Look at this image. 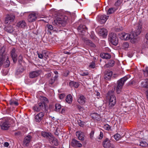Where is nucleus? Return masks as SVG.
Masks as SVG:
<instances>
[{
    "label": "nucleus",
    "instance_id": "obj_34",
    "mask_svg": "<svg viewBox=\"0 0 148 148\" xmlns=\"http://www.w3.org/2000/svg\"><path fill=\"white\" fill-rule=\"evenodd\" d=\"M55 106V110L56 111H59L60 110L61 108V105L58 103H56Z\"/></svg>",
    "mask_w": 148,
    "mask_h": 148
},
{
    "label": "nucleus",
    "instance_id": "obj_28",
    "mask_svg": "<svg viewBox=\"0 0 148 148\" xmlns=\"http://www.w3.org/2000/svg\"><path fill=\"white\" fill-rule=\"evenodd\" d=\"M69 85L71 87L73 86L75 88H77L79 87V84L78 82L71 81L69 82Z\"/></svg>",
    "mask_w": 148,
    "mask_h": 148
},
{
    "label": "nucleus",
    "instance_id": "obj_33",
    "mask_svg": "<svg viewBox=\"0 0 148 148\" xmlns=\"http://www.w3.org/2000/svg\"><path fill=\"white\" fill-rule=\"evenodd\" d=\"M117 10V9L114 8H111L109 9L107 13L108 14H110L113 13Z\"/></svg>",
    "mask_w": 148,
    "mask_h": 148
},
{
    "label": "nucleus",
    "instance_id": "obj_11",
    "mask_svg": "<svg viewBox=\"0 0 148 148\" xmlns=\"http://www.w3.org/2000/svg\"><path fill=\"white\" fill-rule=\"evenodd\" d=\"M42 136L46 138H49V139H51L52 142L53 143L54 141V137L50 133H48L45 132H42L41 133Z\"/></svg>",
    "mask_w": 148,
    "mask_h": 148
},
{
    "label": "nucleus",
    "instance_id": "obj_50",
    "mask_svg": "<svg viewBox=\"0 0 148 148\" xmlns=\"http://www.w3.org/2000/svg\"><path fill=\"white\" fill-rule=\"evenodd\" d=\"M90 36L91 38L92 39L95 38V35L93 32H92V31L91 32L90 35Z\"/></svg>",
    "mask_w": 148,
    "mask_h": 148
},
{
    "label": "nucleus",
    "instance_id": "obj_46",
    "mask_svg": "<svg viewBox=\"0 0 148 148\" xmlns=\"http://www.w3.org/2000/svg\"><path fill=\"white\" fill-rule=\"evenodd\" d=\"M55 79L54 78L53 79L51 78L50 80L49 81V85L50 86H51V85H52L55 82Z\"/></svg>",
    "mask_w": 148,
    "mask_h": 148
},
{
    "label": "nucleus",
    "instance_id": "obj_13",
    "mask_svg": "<svg viewBox=\"0 0 148 148\" xmlns=\"http://www.w3.org/2000/svg\"><path fill=\"white\" fill-rule=\"evenodd\" d=\"M32 139V137L31 135H29L26 136L23 141V145L26 147L29 146Z\"/></svg>",
    "mask_w": 148,
    "mask_h": 148
},
{
    "label": "nucleus",
    "instance_id": "obj_9",
    "mask_svg": "<svg viewBox=\"0 0 148 148\" xmlns=\"http://www.w3.org/2000/svg\"><path fill=\"white\" fill-rule=\"evenodd\" d=\"M120 36L121 38L124 40H128L134 38V34H131L124 32L121 34Z\"/></svg>",
    "mask_w": 148,
    "mask_h": 148
},
{
    "label": "nucleus",
    "instance_id": "obj_10",
    "mask_svg": "<svg viewBox=\"0 0 148 148\" xmlns=\"http://www.w3.org/2000/svg\"><path fill=\"white\" fill-rule=\"evenodd\" d=\"M5 49L2 48L0 50V67L3 64L5 58Z\"/></svg>",
    "mask_w": 148,
    "mask_h": 148
},
{
    "label": "nucleus",
    "instance_id": "obj_47",
    "mask_svg": "<svg viewBox=\"0 0 148 148\" xmlns=\"http://www.w3.org/2000/svg\"><path fill=\"white\" fill-rule=\"evenodd\" d=\"M69 71L68 70L65 71L63 74V75L64 76L67 77L69 74Z\"/></svg>",
    "mask_w": 148,
    "mask_h": 148
},
{
    "label": "nucleus",
    "instance_id": "obj_35",
    "mask_svg": "<svg viewBox=\"0 0 148 148\" xmlns=\"http://www.w3.org/2000/svg\"><path fill=\"white\" fill-rule=\"evenodd\" d=\"M113 136L114 139L116 140H118L121 138L120 135L118 133L114 134Z\"/></svg>",
    "mask_w": 148,
    "mask_h": 148
},
{
    "label": "nucleus",
    "instance_id": "obj_57",
    "mask_svg": "<svg viewBox=\"0 0 148 148\" xmlns=\"http://www.w3.org/2000/svg\"><path fill=\"white\" fill-rule=\"evenodd\" d=\"M38 57L40 59H42L43 58V55L41 53H38Z\"/></svg>",
    "mask_w": 148,
    "mask_h": 148
},
{
    "label": "nucleus",
    "instance_id": "obj_19",
    "mask_svg": "<svg viewBox=\"0 0 148 148\" xmlns=\"http://www.w3.org/2000/svg\"><path fill=\"white\" fill-rule=\"evenodd\" d=\"M110 141L108 138L105 139L102 142V145L104 148H108L110 146Z\"/></svg>",
    "mask_w": 148,
    "mask_h": 148
},
{
    "label": "nucleus",
    "instance_id": "obj_42",
    "mask_svg": "<svg viewBox=\"0 0 148 148\" xmlns=\"http://www.w3.org/2000/svg\"><path fill=\"white\" fill-rule=\"evenodd\" d=\"M104 129L106 130H111V127L108 124L105 125L103 126Z\"/></svg>",
    "mask_w": 148,
    "mask_h": 148
},
{
    "label": "nucleus",
    "instance_id": "obj_37",
    "mask_svg": "<svg viewBox=\"0 0 148 148\" xmlns=\"http://www.w3.org/2000/svg\"><path fill=\"white\" fill-rule=\"evenodd\" d=\"M140 145L142 147H145L147 146L148 144L145 141H142L140 142Z\"/></svg>",
    "mask_w": 148,
    "mask_h": 148
},
{
    "label": "nucleus",
    "instance_id": "obj_38",
    "mask_svg": "<svg viewBox=\"0 0 148 148\" xmlns=\"http://www.w3.org/2000/svg\"><path fill=\"white\" fill-rule=\"evenodd\" d=\"M122 47L124 49L128 48L129 46V43L127 42H125L122 44Z\"/></svg>",
    "mask_w": 148,
    "mask_h": 148
},
{
    "label": "nucleus",
    "instance_id": "obj_36",
    "mask_svg": "<svg viewBox=\"0 0 148 148\" xmlns=\"http://www.w3.org/2000/svg\"><path fill=\"white\" fill-rule=\"evenodd\" d=\"M9 104L10 105H14L16 106H18V104L17 102L12 100H11L9 101Z\"/></svg>",
    "mask_w": 148,
    "mask_h": 148
},
{
    "label": "nucleus",
    "instance_id": "obj_54",
    "mask_svg": "<svg viewBox=\"0 0 148 148\" xmlns=\"http://www.w3.org/2000/svg\"><path fill=\"white\" fill-rule=\"evenodd\" d=\"M66 109L65 108H63L62 109L61 112H60V113L63 114H65V110Z\"/></svg>",
    "mask_w": 148,
    "mask_h": 148
},
{
    "label": "nucleus",
    "instance_id": "obj_22",
    "mask_svg": "<svg viewBox=\"0 0 148 148\" xmlns=\"http://www.w3.org/2000/svg\"><path fill=\"white\" fill-rule=\"evenodd\" d=\"M141 86L143 88H148V79H146L142 80L141 82Z\"/></svg>",
    "mask_w": 148,
    "mask_h": 148
},
{
    "label": "nucleus",
    "instance_id": "obj_1",
    "mask_svg": "<svg viewBox=\"0 0 148 148\" xmlns=\"http://www.w3.org/2000/svg\"><path fill=\"white\" fill-rule=\"evenodd\" d=\"M115 90V88L112 90H110L107 94L109 96L108 106L109 109L112 108L115 105L116 103V99L115 96L114 95L113 92Z\"/></svg>",
    "mask_w": 148,
    "mask_h": 148
},
{
    "label": "nucleus",
    "instance_id": "obj_12",
    "mask_svg": "<svg viewBox=\"0 0 148 148\" xmlns=\"http://www.w3.org/2000/svg\"><path fill=\"white\" fill-rule=\"evenodd\" d=\"M16 50L14 48H13L10 52V56L13 62L16 63L17 60V55L16 53Z\"/></svg>",
    "mask_w": 148,
    "mask_h": 148
},
{
    "label": "nucleus",
    "instance_id": "obj_15",
    "mask_svg": "<svg viewBox=\"0 0 148 148\" xmlns=\"http://www.w3.org/2000/svg\"><path fill=\"white\" fill-rule=\"evenodd\" d=\"M76 135L79 140L83 141L84 140L85 135L84 132L78 131L76 132Z\"/></svg>",
    "mask_w": 148,
    "mask_h": 148
},
{
    "label": "nucleus",
    "instance_id": "obj_39",
    "mask_svg": "<svg viewBox=\"0 0 148 148\" xmlns=\"http://www.w3.org/2000/svg\"><path fill=\"white\" fill-rule=\"evenodd\" d=\"M8 59V58H7L5 62H4L5 66L6 68L9 67L10 65V62Z\"/></svg>",
    "mask_w": 148,
    "mask_h": 148
},
{
    "label": "nucleus",
    "instance_id": "obj_20",
    "mask_svg": "<svg viewBox=\"0 0 148 148\" xmlns=\"http://www.w3.org/2000/svg\"><path fill=\"white\" fill-rule=\"evenodd\" d=\"M71 145L73 147H81L82 145L77 140L73 139L71 142Z\"/></svg>",
    "mask_w": 148,
    "mask_h": 148
},
{
    "label": "nucleus",
    "instance_id": "obj_5",
    "mask_svg": "<svg viewBox=\"0 0 148 148\" xmlns=\"http://www.w3.org/2000/svg\"><path fill=\"white\" fill-rule=\"evenodd\" d=\"M11 119L9 117L5 118L1 124V129L4 130H7L10 126L11 124L10 121Z\"/></svg>",
    "mask_w": 148,
    "mask_h": 148
},
{
    "label": "nucleus",
    "instance_id": "obj_58",
    "mask_svg": "<svg viewBox=\"0 0 148 148\" xmlns=\"http://www.w3.org/2000/svg\"><path fill=\"white\" fill-rule=\"evenodd\" d=\"M145 37L147 40L146 43L148 45V33L146 34Z\"/></svg>",
    "mask_w": 148,
    "mask_h": 148
},
{
    "label": "nucleus",
    "instance_id": "obj_7",
    "mask_svg": "<svg viewBox=\"0 0 148 148\" xmlns=\"http://www.w3.org/2000/svg\"><path fill=\"white\" fill-rule=\"evenodd\" d=\"M142 22L139 21L138 23L134 25V31L135 36H137L139 35L141 33L142 30Z\"/></svg>",
    "mask_w": 148,
    "mask_h": 148
},
{
    "label": "nucleus",
    "instance_id": "obj_31",
    "mask_svg": "<svg viewBox=\"0 0 148 148\" xmlns=\"http://www.w3.org/2000/svg\"><path fill=\"white\" fill-rule=\"evenodd\" d=\"M114 61L113 60H111L108 63L106 64L104 66L107 68L112 67L114 65Z\"/></svg>",
    "mask_w": 148,
    "mask_h": 148
},
{
    "label": "nucleus",
    "instance_id": "obj_6",
    "mask_svg": "<svg viewBox=\"0 0 148 148\" xmlns=\"http://www.w3.org/2000/svg\"><path fill=\"white\" fill-rule=\"evenodd\" d=\"M108 40L112 45L116 46L118 43V38L116 34L114 33H111L109 35Z\"/></svg>",
    "mask_w": 148,
    "mask_h": 148
},
{
    "label": "nucleus",
    "instance_id": "obj_21",
    "mask_svg": "<svg viewBox=\"0 0 148 148\" xmlns=\"http://www.w3.org/2000/svg\"><path fill=\"white\" fill-rule=\"evenodd\" d=\"M99 22L101 24H103L106 22L109 16H106V15H103L99 16Z\"/></svg>",
    "mask_w": 148,
    "mask_h": 148
},
{
    "label": "nucleus",
    "instance_id": "obj_52",
    "mask_svg": "<svg viewBox=\"0 0 148 148\" xmlns=\"http://www.w3.org/2000/svg\"><path fill=\"white\" fill-rule=\"evenodd\" d=\"M80 74L82 76H87V75H88V72H81Z\"/></svg>",
    "mask_w": 148,
    "mask_h": 148
},
{
    "label": "nucleus",
    "instance_id": "obj_43",
    "mask_svg": "<svg viewBox=\"0 0 148 148\" xmlns=\"http://www.w3.org/2000/svg\"><path fill=\"white\" fill-rule=\"evenodd\" d=\"M79 28H82V30H84L85 31L88 29L87 28L85 25H80L79 26Z\"/></svg>",
    "mask_w": 148,
    "mask_h": 148
},
{
    "label": "nucleus",
    "instance_id": "obj_24",
    "mask_svg": "<svg viewBox=\"0 0 148 148\" xmlns=\"http://www.w3.org/2000/svg\"><path fill=\"white\" fill-rule=\"evenodd\" d=\"M16 26L19 28H24L26 26V23L24 21H21L17 23Z\"/></svg>",
    "mask_w": 148,
    "mask_h": 148
},
{
    "label": "nucleus",
    "instance_id": "obj_56",
    "mask_svg": "<svg viewBox=\"0 0 148 148\" xmlns=\"http://www.w3.org/2000/svg\"><path fill=\"white\" fill-rule=\"evenodd\" d=\"M51 76V74L50 73H49L46 74L45 75V77L46 78H48Z\"/></svg>",
    "mask_w": 148,
    "mask_h": 148
},
{
    "label": "nucleus",
    "instance_id": "obj_32",
    "mask_svg": "<svg viewBox=\"0 0 148 148\" xmlns=\"http://www.w3.org/2000/svg\"><path fill=\"white\" fill-rule=\"evenodd\" d=\"M47 31L50 34H51V31H53V26L52 25L48 24L47 25Z\"/></svg>",
    "mask_w": 148,
    "mask_h": 148
},
{
    "label": "nucleus",
    "instance_id": "obj_2",
    "mask_svg": "<svg viewBox=\"0 0 148 148\" xmlns=\"http://www.w3.org/2000/svg\"><path fill=\"white\" fill-rule=\"evenodd\" d=\"M68 19V16H63L61 18H58L57 19L55 20L53 23L55 26L64 27Z\"/></svg>",
    "mask_w": 148,
    "mask_h": 148
},
{
    "label": "nucleus",
    "instance_id": "obj_48",
    "mask_svg": "<svg viewBox=\"0 0 148 148\" xmlns=\"http://www.w3.org/2000/svg\"><path fill=\"white\" fill-rule=\"evenodd\" d=\"M23 71V69L22 67L21 66L17 69V71L19 73H22Z\"/></svg>",
    "mask_w": 148,
    "mask_h": 148
},
{
    "label": "nucleus",
    "instance_id": "obj_64",
    "mask_svg": "<svg viewBox=\"0 0 148 148\" xmlns=\"http://www.w3.org/2000/svg\"><path fill=\"white\" fill-rule=\"evenodd\" d=\"M127 55H128V56H129V57H130V58L132 57V54L130 55V54H128Z\"/></svg>",
    "mask_w": 148,
    "mask_h": 148
},
{
    "label": "nucleus",
    "instance_id": "obj_44",
    "mask_svg": "<svg viewBox=\"0 0 148 148\" xmlns=\"http://www.w3.org/2000/svg\"><path fill=\"white\" fill-rule=\"evenodd\" d=\"M95 133V130H92L91 131L90 134V138L92 139L93 138V136Z\"/></svg>",
    "mask_w": 148,
    "mask_h": 148
},
{
    "label": "nucleus",
    "instance_id": "obj_27",
    "mask_svg": "<svg viewBox=\"0 0 148 148\" xmlns=\"http://www.w3.org/2000/svg\"><path fill=\"white\" fill-rule=\"evenodd\" d=\"M107 32L108 31L107 29L104 28L101 29L99 32V33L101 35L104 37L107 36Z\"/></svg>",
    "mask_w": 148,
    "mask_h": 148
},
{
    "label": "nucleus",
    "instance_id": "obj_59",
    "mask_svg": "<svg viewBox=\"0 0 148 148\" xmlns=\"http://www.w3.org/2000/svg\"><path fill=\"white\" fill-rule=\"evenodd\" d=\"M4 145L5 147H8L9 145V144L8 142H5L4 144Z\"/></svg>",
    "mask_w": 148,
    "mask_h": 148
},
{
    "label": "nucleus",
    "instance_id": "obj_4",
    "mask_svg": "<svg viewBox=\"0 0 148 148\" xmlns=\"http://www.w3.org/2000/svg\"><path fill=\"white\" fill-rule=\"evenodd\" d=\"M46 104L43 101H41L38 104L35 105L33 107V110L37 112L44 111L46 110Z\"/></svg>",
    "mask_w": 148,
    "mask_h": 148
},
{
    "label": "nucleus",
    "instance_id": "obj_60",
    "mask_svg": "<svg viewBox=\"0 0 148 148\" xmlns=\"http://www.w3.org/2000/svg\"><path fill=\"white\" fill-rule=\"evenodd\" d=\"M42 100H41V101H43L45 102V101H47L48 100V99L45 97H42Z\"/></svg>",
    "mask_w": 148,
    "mask_h": 148
},
{
    "label": "nucleus",
    "instance_id": "obj_51",
    "mask_svg": "<svg viewBox=\"0 0 148 148\" xmlns=\"http://www.w3.org/2000/svg\"><path fill=\"white\" fill-rule=\"evenodd\" d=\"M103 137V132H100V134L99 135V137L98 138L99 140L101 139Z\"/></svg>",
    "mask_w": 148,
    "mask_h": 148
},
{
    "label": "nucleus",
    "instance_id": "obj_26",
    "mask_svg": "<svg viewBox=\"0 0 148 148\" xmlns=\"http://www.w3.org/2000/svg\"><path fill=\"white\" fill-rule=\"evenodd\" d=\"M101 57L103 58L106 59H110L111 58V56L108 53H102L100 54Z\"/></svg>",
    "mask_w": 148,
    "mask_h": 148
},
{
    "label": "nucleus",
    "instance_id": "obj_14",
    "mask_svg": "<svg viewBox=\"0 0 148 148\" xmlns=\"http://www.w3.org/2000/svg\"><path fill=\"white\" fill-rule=\"evenodd\" d=\"M38 15L35 13L30 14L28 17V21L29 22H32L35 21Z\"/></svg>",
    "mask_w": 148,
    "mask_h": 148
},
{
    "label": "nucleus",
    "instance_id": "obj_30",
    "mask_svg": "<svg viewBox=\"0 0 148 148\" xmlns=\"http://www.w3.org/2000/svg\"><path fill=\"white\" fill-rule=\"evenodd\" d=\"M73 100V97L70 94L68 95L66 97V101L69 103H71Z\"/></svg>",
    "mask_w": 148,
    "mask_h": 148
},
{
    "label": "nucleus",
    "instance_id": "obj_41",
    "mask_svg": "<svg viewBox=\"0 0 148 148\" xmlns=\"http://www.w3.org/2000/svg\"><path fill=\"white\" fill-rule=\"evenodd\" d=\"M88 44L90 46L95 47V45L90 40H88Z\"/></svg>",
    "mask_w": 148,
    "mask_h": 148
},
{
    "label": "nucleus",
    "instance_id": "obj_53",
    "mask_svg": "<svg viewBox=\"0 0 148 148\" xmlns=\"http://www.w3.org/2000/svg\"><path fill=\"white\" fill-rule=\"evenodd\" d=\"M143 71L145 75L146 73H147V75L148 74V67H146L145 70H143Z\"/></svg>",
    "mask_w": 148,
    "mask_h": 148
},
{
    "label": "nucleus",
    "instance_id": "obj_29",
    "mask_svg": "<svg viewBox=\"0 0 148 148\" xmlns=\"http://www.w3.org/2000/svg\"><path fill=\"white\" fill-rule=\"evenodd\" d=\"M5 30L7 32L11 33L13 31V27L11 26H8L4 28Z\"/></svg>",
    "mask_w": 148,
    "mask_h": 148
},
{
    "label": "nucleus",
    "instance_id": "obj_45",
    "mask_svg": "<svg viewBox=\"0 0 148 148\" xmlns=\"http://www.w3.org/2000/svg\"><path fill=\"white\" fill-rule=\"evenodd\" d=\"M89 67L91 68H94L95 66V62H92L90 63L89 65Z\"/></svg>",
    "mask_w": 148,
    "mask_h": 148
},
{
    "label": "nucleus",
    "instance_id": "obj_18",
    "mask_svg": "<svg viewBox=\"0 0 148 148\" xmlns=\"http://www.w3.org/2000/svg\"><path fill=\"white\" fill-rule=\"evenodd\" d=\"M41 71L40 70L34 71L29 74L30 77L31 78H34L38 76L41 73Z\"/></svg>",
    "mask_w": 148,
    "mask_h": 148
},
{
    "label": "nucleus",
    "instance_id": "obj_40",
    "mask_svg": "<svg viewBox=\"0 0 148 148\" xmlns=\"http://www.w3.org/2000/svg\"><path fill=\"white\" fill-rule=\"evenodd\" d=\"M122 3V0H117V1L115 3L114 5L116 6H120Z\"/></svg>",
    "mask_w": 148,
    "mask_h": 148
},
{
    "label": "nucleus",
    "instance_id": "obj_25",
    "mask_svg": "<svg viewBox=\"0 0 148 148\" xmlns=\"http://www.w3.org/2000/svg\"><path fill=\"white\" fill-rule=\"evenodd\" d=\"M112 71L108 70L105 72V78L107 79H109L112 76Z\"/></svg>",
    "mask_w": 148,
    "mask_h": 148
},
{
    "label": "nucleus",
    "instance_id": "obj_55",
    "mask_svg": "<svg viewBox=\"0 0 148 148\" xmlns=\"http://www.w3.org/2000/svg\"><path fill=\"white\" fill-rule=\"evenodd\" d=\"M65 95L64 93H61L59 97L60 99H63L65 97Z\"/></svg>",
    "mask_w": 148,
    "mask_h": 148
},
{
    "label": "nucleus",
    "instance_id": "obj_23",
    "mask_svg": "<svg viewBox=\"0 0 148 148\" xmlns=\"http://www.w3.org/2000/svg\"><path fill=\"white\" fill-rule=\"evenodd\" d=\"M90 116L92 119H94L95 121H99L101 119L100 115L97 113H94L90 115Z\"/></svg>",
    "mask_w": 148,
    "mask_h": 148
},
{
    "label": "nucleus",
    "instance_id": "obj_3",
    "mask_svg": "<svg viewBox=\"0 0 148 148\" xmlns=\"http://www.w3.org/2000/svg\"><path fill=\"white\" fill-rule=\"evenodd\" d=\"M129 76H126L119 80L117 82L116 88V91L118 94L120 93L123 85L125 82L129 78Z\"/></svg>",
    "mask_w": 148,
    "mask_h": 148
},
{
    "label": "nucleus",
    "instance_id": "obj_16",
    "mask_svg": "<svg viewBox=\"0 0 148 148\" xmlns=\"http://www.w3.org/2000/svg\"><path fill=\"white\" fill-rule=\"evenodd\" d=\"M77 102L80 104L84 105L86 102V98L84 95H79L78 97Z\"/></svg>",
    "mask_w": 148,
    "mask_h": 148
},
{
    "label": "nucleus",
    "instance_id": "obj_8",
    "mask_svg": "<svg viewBox=\"0 0 148 148\" xmlns=\"http://www.w3.org/2000/svg\"><path fill=\"white\" fill-rule=\"evenodd\" d=\"M15 16L13 14H10L6 15L4 20L5 24H10L12 23L15 19Z\"/></svg>",
    "mask_w": 148,
    "mask_h": 148
},
{
    "label": "nucleus",
    "instance_id": "obj_61",
    "mask_svg": "<svg viewBox=\"0 0 148 148\" xmlns=\"http://www.w3.org/2000/svg\"><path fill=\"white\" fill-rule=\"evenodd\" d=\"M21 134V132H16L14 133V135L16 136H18L20 135Z\"/></svg>",
    "mask_w": 148,
    "mask_h": 148
},
{
    "label": "nucleus",
    "instance_id": "obj_62",
    "mask_svg": "<svg viewBox=\"0 0 148 148\" xmlns=\"http://www.w3.org/2000/svg\"><path fill=\"white\" fill-rule=\"evenodd\" d=\"M18 59L20 60H22V56L20 55L18 56Z\"/></svg>",
    "mask_w": 148,
    "mask_h": 148
},
{
    "label": "nucleus",
    "instance_id": "obj_63",
    "mask_svg": "<svg viewBox=\"0 0 148 148\" xmlns=\"http://www.w3.org/2000/svg\"><path fill=\"white\" fill-rule=\"evenodd\" d=\"M80 121V122H78V123H79V126H81V127H83L84 125L83 124L81 121Z\"/></svg>",
    "mask_w": 148,
    "mask_h": 148
},
{
    "label": "nucleus",
    "instance_id": "obj_49",
    "mask_svg": "<svg viewBox=\"0 0 148 148\" xmlns=\"http://www.w3.org/2000/svg\"><path fill=\"white\" fill-rule=\"evenodd\" d=\"M74 106L75 107H76L79 110H82V107L80 105L78 104H74Z\"/></svg>",
    "mask_w": 148,
    "mask_h": 148
},
{
    "label": "nucleus",
    "instance_id": "obj_17",
    "mask_svg": "<svg viewBox=\"0 0 148 148\" xmlns=\"http://www.w3.org/2000/svg\"><path fill=\"white\" fill-rule=\"evenodd\" d=\"M44 114V113L43 112H41L35 116L36 121L38 122H40L42 119Z\"/></svg>",
    "mask_w": 148,
    "mask_h": 148
}]
</instances>
